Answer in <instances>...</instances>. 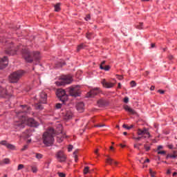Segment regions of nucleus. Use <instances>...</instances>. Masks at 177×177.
Listing matches in <instances>:
<instances>
[{"label": "nucleus", "instance_id": "nucleus-14", "mask_svg": "<svg viewBox=\"0 0 177 177\" xmlns=\"http://www.w3.org/2000/svg\"><path fill=\"white\" fill-rule=\"evenodd\" d=\"M97 104L100 107H104V106H107L109 104V102L106 101V100H99L97 101Z\"/></svg>", "mask_w": 177, "mask_h": 177}, {"label": "nucleus", "instance_id": "nucleus-56", "mask_svg": "<svg viewBox=\"0 0 177 177\" xmlns=\"http://www.w3.org/2000/svg\"><path fill=\"white\" fill-rule=\"evenodd\" d=\"M167 175H169V174H171V170H170V169H168V170L167 171Z\"/></svg>", "mask_w": 177, "mask_h": 177}, {"label": "nucleus", "instance_id": "nucleus-48", "mask_svg": "<svg viewBox=\"0 0 177 177\" xmlns=\"http://www.w3.org/2000/svg\"><path fill=\"white\" fill-rule=\"evenodd\" d=\"M168 149H170V150H172V149H174V145H169L167 146Z\"/></svg>", "mask_w": 177, "mask_h": 177}, {"label": "nucleus", "instance_id": "nucleus-50", "mask_svg": "<svg viewBox=\"0 0 177 177\" xmlns=\"http://www.w3.org/2000/svg\"><path fill=\"white\" fill-rule=\"evenodd\" d=\"M158 93H160V95H164V93H165V91L162 90H158Z\"/></svg>", "mask_w": 177, "mask_h": 177}, {"label": "nucleus", "instance_id": "nucleus-1", "mask_svg": "<svg viewBox=\"0 0 177 177\" xmlns=\"http://www.w3.org/2000/svg\"><path fill=\"white\" fill-rule=\"evenodd\" d=\"M30 111H31V107L28 105H21L19 107V111H16L15 113L17 118L19 120H16L14 122V127L15 129L20 131V129L26 128V125L32 127H38V122H37L34 118H26V115H27Z\"/></svg>", "mask_w": 177, "mask_h": 177}, {"label": "nucleus", "instance_id": "nucleus-40", "mask_svg": "<svg viewBox=\"0 0 177 177\" xmlns=\"http://www.w3.org/2000/svg\"><path fill=\"white\" fill-rule=\"evenodd\" d=\"M158 154H162L163 156L167 154V151H158Z\"/></svg>", "mask_w": 177, "mask_h": 177}, {"label": "nucleus", "instance_id": "nucleus-20", "mask_svg": "<svg viewBox=\"0 0 177 177\" xmlns=\"http://www.w3.org/2000/svg\"><path fill=\"white\" fill-rule=\"evenodd\" d=\"M100 70H104V71H109L110 70L111 67L109 65H106L105 67L100 65Z\"/></svg>", "mask_w": 177, "mask_h": 177}, {"label": "nucleus", "instance_id": "nucleus-29", "mask_svg": "<svg viewBox=\"0 0 177 177\" xmlns=\"http://www.w3.org/2000/svg\"><path fill=\"white\" fill-rule=\"evenodd\" d=\"M123 128H125V129H132L133 128V125H131L130 127L127 126V124L122 125Z\"/></svg>", "mask_w": 177, "mask_h": 177}, {"label": "nucleus", "instance_id": "nucleus-21", "mask_svg": "<svg viewBox=\"0 0 177 177\" xmlns=\"http://www.w3.org/2000/svg\"><path fill=\"white\" fill-rule=\"evenodd\" d=\"M7 149H9V150H16V147L12 144H7Z\"/></svg>", "mask_w": 177, "mask_h": 177}, {"label": "nucleus", "instance_id": "nucleus-57", "mask_svg": "<svg viewBox=\"0 0 177 177\" xmlns=\"http://www.w3.org/2000/svg\"><path fill=\"white\" fill-rule=\"evenodd\" d=\"M169 59L170 60H172V59H174V56H172V55L169 56Z\"/></svg>", "mask_w": 177, "mask_h": 177}, {"label": "nucleus", "instance_id": "nucleus-28", "mask_svg": "<svg viewBox=\"0 0 177 177\" xmlns=\"http://www.w3.org/2000/svg\"><path fill=\"white\" fill-rule=\"evenodd\" d=\"M136 28L138 30H142L143 28V23H140L138 25H137Z\"/></svg>", "mask_w": 177, "mask_h": 177}, {"label": "nucleus", "instance_id": "nucleus-19", "mask_svg": "<svg viewBox=\"0 0 177 177\" xmlns=\"http://www.w3.org/2000/svg\"><path fill=\"white\" fill-rule=\"evenodd\" d=\"M86 46L84 44H80V45L77 46V51L80 52V50H82V49H85Z\"/></svg>", "mask_w": 177, "mask_h": 177}, {"label": "nucleus", "instance_id": "nucleus-52", "mask_svg": "<svg viewBox=\"0 0 177 177\" xmlns=\"http://www.w3.org/2000/svg\"><path fill=\"white\" fill-rule=\"evenodd\" d=\"M145 162H150V159L147 158L144 162L143 164H145Z\"/></svg>", "mask_w": 177, "mask_h": 177}, {"label": "nucleus", "instance_id": "nucleus-26", "mask_svg": "<svg viewBox=\"0 0 177 177\" xmlns=\"http://www.w3.org/2000/svg\"><path fill=\"white\" fill-rule=\"evenodd\" d=\"M8 141H6V140H1V142H0V145H1V146H6V147L8 146Z\"/></svg>", "mask_w": 177, "mask_h": 177}, {"label": "nucleus", "instance_id": "nucleus-7", "mask_svg": "<svg viewBox=\"0 0 177 177\" xmlns=\"http://www.w3.org/2000/svg\"><path fill=\"white\" fill-rule=\"evenodd\" d=\"M73 82V77L71 75H65L62 76L61 80L57 82L56 84L59 86L67 85L68 84H71Z\"/></svg>", "mask_w": 177, "mask_h": 177}, {"label": "nucleus", "instance_id": "nucleus-60", "mask_svg": "<svg viewBox=\"0 0 177 177\" xmlns=\"http://www.w3.org/2000/svg\"><path fill=\"white\" fill-rule=\"evenodd\" d=\"M123 135H124V136H127V135H128V133L127 131L123 132Z\"/></svg>", "mask_w": 177, "mask_h": 177}, {"label": "nucleus", "instance_id": "nucleus-55", "mask_svg": "<svg viewBox=\"0 0 177 177\" xmlns=\"http://www.w3.org/2000/svg\"><path fill=\"white\" fill-rule=\"evenodd\" d=\"M120 147H122V149H124V147H125V145H122V144H120Z\"/></svg>", "mask_w": 177, "mask_h": 177}, {"label": "nucleus", "instance_id": "nucleus-22", "mask_svg": "<svg viewBox=\"0 0 177 177\" xmlns=\"http://www.w3.org/2000/svg\"><path fill=\"white\" fill-rule=\"evenodd\" d=\"M55 12H60L61 8H60V3H57L55 6Z\"/></svg>", "mask_w": 177, "mask_h": 177}, {"label": "nucleus", "instance_id": "nucleus-43", "mask_svg": "<svg viewBox=\"0 0 177 177\" xmlns=\"http://www.w3.org/2000/svg\"><path fill=\"white\" fill-rule=\"evenodd\" d=\"M106 83L107 82H106V79L102 80L101 82V84L103 85V86H104Z\"/></svg>", "mask_w": 177, "mask_h": 177}, {"label": "nucleus", "instance_id": "nucleus-61", "mask_svg": "<svg viewBox=\"0 0 177 177\" xmlns=\"http://www.w3.org/2000/svg\"><path fill=\"white\" fill-rule=\"evenodd\" d=\"M176 175H177V172L176 171L173 173V176H176Z\"/></svg>", "mask_w": 177, "mask_h": 177}, {"label": "nucleus", "instance_id": "nucleus-41", "mask_svg": "<svg viewBox=\"0 0 177 177\" xmlns=\"http://www.w3.org/2000/svg\"><path fill=\"white\" fill-rule=\"evenodd\" d=\"M28 149V145H24L21 150V151H25V150H27Z\"/></svg>", "mask_w": 177, "mask_h": 177}, {"label": "nucleus", "instance_id": "nucleus-51", "mask_svg": "<svg viewBox=\"0 0 177 177\" xmlns=\"http://www.w3.org/2000/svg\"><path fill=\"white\" fill-rule=\"evenodd\" d=\"M161 149H162V145H159L158 147V151H160V150H161Z\"/></svg>", "mask_w": 177, "mask_h": 177}, {"label": "nucleus", "instance_id": "nucleus-32", "mask_svg": "<svg viewBox=\"0 0 177 177\" xmlns=\"http://www.w3.org/2000/svg\"><path fill=\"white\" fill-rule=\"evenodd\" d=\"M130 85H131V88H135V86H136V82L132 80L130 82Z\"/></svg>", "mask_w": 177, "mask_h": 177}, {"label": "nucleus", "instance_id": "nucleus-63", "mask_svg": "<svg viewBox=\"0 0 177 177\" xmlns=\"http://www.w3.org/2000/svg\"><path fill=\"white\" fill-rule=\"evenodd\" d=\"M118 88H121V83H118Z\"/></svg>", "mask_w": 177, "mask_h": 177}, {"label": "nucleus", "instance_id": "nucleus-36", "mask_svg": "<svg viewBox=\"0 0 177 177\" xmlns=\"http://www.w3.org/2000/svg\"><path fill=\"white\" fill-rule=\"evenodd\" d=\"M77 151H75L73 152V156H74V157H75V162H77V158H78V156H77Z\"/></svg>", "mask_w": 177, "mask_h": 177}, {"label": "nucleus", "instance_id": "nucleus-25", "mask_svg": "<svg viewBox=\"0 0 177 177\" xmlns=\"http://www.w3.org/2000/svg\"><path fill=\"white\" fill-rule=\"evenodd\" d=\"M44 156L41 153H35V158H37V160H41Z\"/></svg>", "mask_w": 177, "mask_h": 177}, {"label": "nucleus", "instance_id": "nucleus-17", "mask_svg": "<svg viewBox=\"0 0 177 177\" xmlns=\"http://www.w3.org/2000/svg\"><path fill=\"white\" fill-rule=\"evenodd\" d=\"M8 91L5 88H1L0 89V96L1 97H5V96H7Z\"/></svg>", "mask_w": 177, "mask_h": 177}, {"label": "nucleus", "instance_id": "nucleus-27", "mask_svg": "<svg viewBox=\"0 0 177 177\" xmlns=\"http://www.w3.org/2000/svg\"><path fill=\"white\" fill-rule=\"evenodd\" d=\"M84 175L89 174V167H84Z\"/></svg>", "mask_w": 177, "mask_h": 177}, {"label": "nucleus", "instance_id": "nucleus-16", "mask_svg": "<svg viewBox=\"0 0 177 177\" xmlns=\"http://www.w3.org/2000/svg\"><path fill=\"white\" fill-rule=\"evenodd\" d=\"M32 135V133H31V130H26L23 133L24 138H26V139H28V138H30Z\"/></svg>", "mask_w": 177, "mask_h": 177}, {"label": "nucleus", "instance_id": "nucleus-47", "mask_svg": "<svg viewBox=\"0 0 177 177\" xmlns=\"http://www.w3.org/2000/svg\"><path fill=\"white\" fill-rule=\"evenodd\" d=\"M133 139H134L135 140H140V139H142V137H133Z\"/></svg>", "mask_w": 177, "mask_h": 177}, {"label": "nucleus", "instance_id": "nucleus-11", "mask_svg": "<svg viewBox=\"0 0 177 177\" xmlns=\"http://www.w3.org/2000/svg\"><path fill=\"white\" fill-rule=\"evenodd\" d=\"M99 93H100V88L96 87V88L91 89L88 93V97H94V96H96V95H99Z\"/></svg>", "mask_w": 177, "mask_h": 177}, {"label": "nucleus", "instance_id": "nucleus-49", "mask_svg": "<svg viewBox=\"0 0 177 177\" xmlns=\"http://www.w3.org/2000/svg\"><path fill=\"white\" fill-rule=\"evenodd\" d=\"M117 78L120 80V81L122 80L123 77L122 75H117Z\"/></svg>", "mask_w": 177, "mask_h": 177}, {"label": "nucleus", "instance_id": "nucleus-38", "mask_svg": "<svg viewBox=\"0 0 177 177\" xmlns=\"http://www.w3.org/2000/svg\"><path fill=\"white\" fill-rule=\"evenodd\" d=\"M144 149H145L146 151H149L151 149L150 146H147V145H144Z\"/></svg>", "mask_w": 177, "mask_h": 177}, {"label": "nucleus", "instance_id": "nucleus-33", "mask_svg": "<svg viewBox=\"0 0 177 177\" xmlns=\"http://www.w3.org/2000/svg\"><path fill=\"white\" fill-rule=\"evenodd\" d=\"M3 164H9V162H10V160H9V158H5L3 160Z\"/></svg>", "mask_w": 177, "mask_h": 177}, {"label": "nucleus", "instance_id": "nucleus-59", "mask_svg": "<svg viewBox=\"0 0 177 177\" xmlns=\"http://www.w3.org/2000/svg\"><path fill=\"white\" fill-rule=\"evenodd\" d=\"M106 64V61H102L100 66H103V64Z\"/></svg>", "mask_w": 177, "mask_h": 177}, {"label": "nucleus", "instance_id": "nucleus-42", "mask_svg": "<svg viewBox=\"0 0 177 177\" xmlns=\"http://www.w3.org/2000/svg\"><path fill=\"white\" fill-rule=\"evenodd\" d=\"M129 102V97H125L124 98V103H128Z\"/></svg>", "mask_w": 177, "mask_h": 177}, {"label": "nucleus", "instance_id": "nucleus-37", "mask_svg": "<svg viewBox=\"0 0 177 177\" xmlns=\"http://www.w3.org/2000/svg\"><path fill=\"white\" fill-rule=\"evenodd\" d=\"M137 133H138V136H141V135H143L142 130L140 129H138Z\"/></svg>", "mask_w": 177, "mask_h": 177}, {"label": "nucleus", "instance_id": "nucleus-18", "mask_svg": "<svg viewBox=\"0 0 177 177\" xmlns=\"http://www.w3.org/2000/svg\"><path fill=\"white\" fill-rule=\"evenodd\" d=\"M142 135H147V138H151V135H150V132H149V130L146 128H144L142 129Z\"/></svg>", "mask_w": 177, "mask_h": 177}, {"label": "nucleus", "instance_id": "nucleus-10", "mask_svg": "<svg viewBox=\"0 0 177 177\" xmlns=\"http://www.w3.org/2000/svg\"><path fill=\"white\" fill-rule=\"evenodd\" d=\"M8 64H9V59L8 57L4 56L3 58L0 59V70H3Z\"/></svg>", "mask_w": 177, "mask_h": 177}, {"label": "nucleus", "instance_id": "nucleus-15", "mask_svg": "<svg viewBox=\"0 0 177 177\" xmlns=\"http://www.w3.org/2000/svg\"><path fill=\"white\" fill-rule=\"evenodd\" d=\"M106 162L109 165H113V164H114L115 165H117V164H118V162L114 160V159L110 157H108V158L106 159Z\"/></svg>", "mask_w": 177, "mask_h": 177}, {"label": "nucleus", "instance_id": "nucleus-24", "mask_svg": "<svg viewBox=\"0 0 177 177\" xmlns=\"http://www.w3.org/2000/svg\"><path fill=\"white\" fill-rule=\"evenodd\" d=\"M177 156L176 155H171V154H167L166 156V159L168 160V158H176Z\"/></svg>", "mask_w": 177, "mask_h": 177}, {"label": "nucleus", "instance_id": "nucleus-54", "mask_svg": "<svg viewBox=\"0 0 177 177\" xmlns=\"http://www.w3.org/2000/svg\"><path fill=\"white\" fill-rule=\"evenodd\" d=\"M156 47V44L154 43H152L151 44V48H155Z\"/></svg>", "mask_w": 177, "mask_h": 177}, {"label": "nucleus", "instance_id": "nucleus-62", "mask_svg": "<svg viewBox=\"0 0 177 177\" xmlns=\"http://www.w3.org/2000/svg\"><path fill=\"white\" fill-rule=\"evenodd\" d=\"M142 160H143V158H142L139 160V162H140V164H143V162H142Z\"/></svg>", "mask_w": 177, "mask_h": 177}, {"label": "nucleus", "instance_id": "nucleus-4", "mask_svg": "<svg viewBox=\"0 0 177 177\" xmlns=\"http://www.w3.org/2000/svg\"><path fill=\"white\" fill-rule=\"evenodd\" d=\"M69 96L73 97H78L81 96V90H80V86H72L66 89Z\"/></svg>", "mask_w": 177, "mask_h": 177}, {"label": "nucleus", "instance_id": "nucleus-6", "mask_svg": "<svg viewBox=\"0 0 177 177\" xmlns=\"http://www.w3.org/2000/svg\"><path fill=\"white\" fill-rule=\"evenodd\" d=\"M47 99L48 95L45 93V92H41L40 93L39 102L35 104V109L36 110H43L44 106H42L41 103H42L43 104H46Z\"/></svg>", "mask_w": 177, "mask_h": 177}, {"label": "nucleus", "instance_id": "nucleus-53", "mask_svg": "<svg viewBox=\"0 0 177 177\" xmlns=\"http://www.w3.org/2000/svg\"><path fill=\"white\" fill-rule=\"evenodd\" d=\"M154 89H156V86H151L150 88V91H154Z\"/></svg>", "mask_w": 177, "mask_h": 177}, {"label": "nucleus", "instance_id": "nucleus-39", "mask_svg": "<svg viewBox=\"0 0 177 177\" xmlns=\"http://www.w3.org/2000/svg\"><path fill=\"white\" fill-rule=\"evenodd\" d=\"M37 171H38V169H37V167H32V172H33V174L37 173Z\"/></svg>", "mask_w": 177, "mask_h": 177}, {"label": "nucleus", "instance_id": "nucleus-46", "mask_svg": "<svg viewBox=\"0 0 177 177\" xmlns=\"http://www.w3.org/2000/svg\"><path fill=\"white\" fill-rule=\"evenodd\" d=\"M73 150V145H69L68 147V151H71Z\"/></svg>", "mask_w": 177, "mask_h": 177}, {"label": "nucleus", "instance_id": "nucleus-9", "mask_svg": "<svg viewBox=\"0 0 177 177\" xmlns=\"http://www.w3.org/2000/svg\"><path fill=\"white\" fill-rule=\"evenodd\" d=\"M55 158L58 162H66L67 156L64 153V151L59 150L55 153Z\"/></svg>", "mask_w": 177, "mask_h": 177}, {"label": "nucleus", "instance_id": "nucleus-13", "mask_svg": "<svg viewBox=\"0 0 177 177\" xmlns=\"http://www.w3.org/2000/svg\"><path fill=\"white\" fill-rule=\"evenodd\" d=\"M124 110L126 111H127L128 113H129L130 114H132V115H136V112L135 110H133V109H131V107H129V106L128 105H126L124 107Z\"/></svg>", "mask_w": 177, "mask_h": 177}, {"label": "nucleus", "instance_id": "nucleus-45", "mask_svg": "<svg viewBox=\"0 0 177 177\" xmlns=\"http://www.w3.org/2000/svg\"><path fill=\"white\" fill-rule=\"evenodd\" d=\"M105 126H106L105 124H97L95 127L96 128H102V127H105Z\"/></svg>", "mask_w": 177, "mask_h": 177}, {"label": "nucleus", "instance_id": "nucleus-3", "mask_svg": "<svg viewBox=\"0 0 177 177\" xmlns=\"http://www.w3.org/2000/svg\"><path fill=\"white\" fill-rule=\"evenodd\" d=\"M59 128L60 131H57V133L55 131V129H53V127H50L47 131L44 133L42 139L43 143L46 146H52L53 145V142H55V135H59V133H62V131L63 130V127H62V125H59Z\"/></svg>", "mask_w": 177, "mask_h": 177}, {"label": "nucleus", "instance_id": "nucleus-30", "mask_svg": "<svg viewBox=\"0 0 177 177\" xmlns=\"http://www.w3.org/2000/svg\"><path fill=\"white\" fill-rule=\"evenodd\" d=\"M86 37L87 39H92V33L91 32L86 33Z\"/></svg>", "mask_w": 177, "mask_h": 177}, {"label": "nucleus", "instance_id": "nucleus-58", "mask_svg": "<svg viewBox=\"0 0 177 177\" xmlns=\"http://www.w3.org/2000/svg\"><path fill=\"white\" fill-rule=\"evenodd\" d=\"M134 147H135V149H138V150L140 149V148L138 147V145L136 144L134 145Z\"/></svg>", "mask_w": 177, "mask_h": 177}, {"label": "nucleus", "instance_id": "nucleus-2", "mask_svg": "<svg viewBox=\"0 0 177 177\" xmlns=\"http://www.w3.org/2000/svg\"><path fill=\"white\" fill-rule=\"evenodd\" d=\"M6 55H11L12 56L17 53H21L22 57L27 63H32L33 60H39V59H41L39 52L34 51L31 53L30 50L23 45H19L15 49V47H13V44H10V47L6 50Z\"/></svg>", "mask_w": 177, "mask_h": 177}, {"label": "nucleus", "instance_id": "nucleus-44", "mask_svg": "<svg viewBox=\"0 0 177 177\" xmlns=\"http://www.w3.org/2000/svg\"><path fill=\"white\" fill-rule=\"evenodd\" d=\"M59 177H66V174L64 173H58Z\"/></svg>", "mask_w": 177, "mask_h": 177}, {"label": "nucleus", "instance_id": "nucleus-35", "mask_svg": "<svg viewBox=\"0 0 177 177\" xmlns=\"http://www.w3.org/2000/svg\"><path fill=\"white\" fill-rule=\"evenodd\" d=\"M24 168V165L20 164L18 165L17 171H20V169H23Z\"/></svg>", "mask_w": 177, "mask_h": 177}, {"label": "nucleus", "instance_id": "nucleus-8", "mask_svg": "<svg viewBox=\"0 0 177 177\" xmlns=\"http://www.w3.org/2000/svg\"><path fill=\"white\" fill-rule=\"evenodd\" d=\"M56 95L60 102H62L63 103H64V102H67L68 100V95H66V91L62 88H59L57 91Z\"/></svg>", "mask_w": 177, "mask_h": 177}, {"label": "nucleus", "instance_id": "nucleus-23", "mask_svg": "<svg viewBox=\"0 0 177 177\" xmlns=\"http://www.w3.org/2000/svg\"><path fill=\"white\" fill-rule=\"evenodd\" d=\"M104 86V88H113V86H114V84L106 82Z\"/></svg>", "mask_w": 177, "mask_h": 177}, {"label": "nucleus", "instance_id": "nucleus-5", "mask_svg": "<svg viewBox=\"0 0 177 177\" xmlns=\"http://www.w3.org/2000/svg\"><path fill=\"white\" fill-rule=\"evenodd\" d=\"M24 75V71H17L10 74L9 76L10 82L12 84H16V82H19V80Z\"/></svg>", "mask_w": 177, "mask_h": 177}, {"label": "nucleus", "instance_id": "nucleus-31", "mask_svg": "<svg viewBox=\"0 0 177 177\" xmlns=\"http://www.w3.org/2000/svg\"><path fill=\"white\" fill-rule=\"evenodd\" d=\"M149 174L151 177H156V172L153 171L151 169H149Z\"/></svg>", "mask_w": 177, "mask_h": 177}, {"label": "nucleus", "instance_id": "nucleus-34", "mask_svg": "<svg viewBox=\"0 0 177 177\" xmlns=\"http://www.w3.org/2000/svg\"><path fill=\"white\" fill-rule=\"evenodd\" d=\"M62 104L57 103L55 104V109H57V110H59V109H62Z\"/></svg>", "mask_w": 177, "mask_h": 177}, {"label": "nucleus", "instance_id": "nucleus-64", "mask_svg": "<svg viewBox=\"0 0 177 177\" xmlns=\"http://www.w3.org/2000/svg\"><path fill=\"white\" fill-rule=\"evenodd\" d=\"M162 50H163V52H165V50H167V48H162Z\"/></svg>", "mask_w": 177, "mask_h": 177}, {"label": "nucleus", "instance_id": "nucleus-12", "mask_svg": "<svg viewBox=\"0 0 177 177\" xmlns=\"http://www.w3.org/2000/svg\"><path fill=\"white\" fill-rule=\"evenodd\" d=\"M84 107H85V104L82 102H77L76 104V109L77 111H79V113L84 112Z\"/></svg>", "mask_w": 177, "mask_h": 177}]
</instances>
